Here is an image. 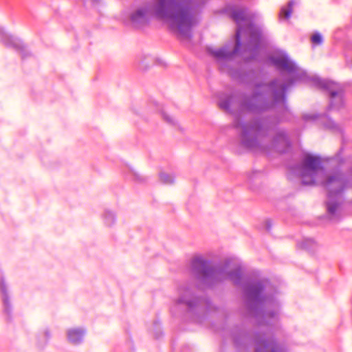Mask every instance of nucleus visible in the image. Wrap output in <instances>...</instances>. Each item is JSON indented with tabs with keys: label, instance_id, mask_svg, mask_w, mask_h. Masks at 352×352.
I'll return each instance as SVG.
<instances>
[{
	"label": "nucleus",
	"instance_id": "nucleus-34",
	"mask_svg": "<svg viewBox=\"0 0 352 352\" xmlns=\"http://www.w3.org/2000/svg\"><path fill=\"white\" fill-rule=\"evenodd\" d=\"M324 126L330 129H336L338 127L337 124L330 118L324 123Z\"/></svg>",
	"mask_w": 352,
	"mask_h": 352
},
{
	"label": "nucleus",
	"instance_id": "nucleus-6",
	"mask_svg": "<svg viewBox=\"0 0 352 352\" xmlns=\"http://www.w3.org/2000/svg\"><path fill=\"white\" fill-rule=\"evenodd\" d=\"M278 82L270 90L272 100H269L263 91L253 89L249 94H244L239 102L241 111L253 114H261L278 107L280 103H285L287 95H285L278 87Z\"/></svg>",
	"mask_w": 352,
	"mask_h": 352
},
{
	"label": "nucleus",
	"instance_id": "nucleus-10",
	"mask_svg": "<svg viewBox=\"0 0 352 352\" xmlns=\"http://www.w3.org/2000/svg\"><path fill=\"white\" fill-rule=\"evenodd\" d=\"M177 305H184L186 307V311L189 314H196L197 310L203 308L206 312L212 309V302L209 297L204 295H198L195 292L185 288L179 295L176 300Z\"/></svg>",
	"mask_w": 352,
	"mask_h": 352
},
{
	"label": "nucleus",
	"instance_id": "nucleus-5",
	"mask_svg": "<svg viewBox=\"0 0 352 352\" xmlns=\"http://www.w3.org/2000/svg\"><path fill=\"white\" fill-rule=\"evenodd\" d=\"M232 263L230 258H226L222 263L212 265V261L201 255L194 256L190 261V270L195 278L208 288L226 280L228 270Z\"/></svg>",
	"mask_w": 352,
	"mask_h": 352
},
{
	"label": "nucleus",
	"instance_id": "nucleus-24",
	"mask_svg": "<svg viewBox=\"0 0 352 352\" xmlns=\"http://www.w3.org/2000/svg\"><path fill=\"white\" fill-rule=\"evenodd\" d=\"M153 64H154V62L151 56H144L140 58L138 67L140 70L146 71Z\"/></svg>",
	"mask_w": 352,
	"mask_h": 352
},
{
	"label": "nucleus",
	"instance_id": "nucleus-35",
	"mask_svg": "<svg viewBox=\"0 0 352 352\" xmlns=\"http://www.w3.org/2000/svg\"><path fill=\"white\" fill-rule=\"evenodd\" d=\"M280 105H282L281 109L278 111L279 112H283L284 113H292V111L290 110L288 104H287V100H286L285 103H280Z\"/></svg>",
	"mask_w": 352,
	"mask_h": 352
},
{
	"label": "nucleus",
	"instance_id": "nucleus-17",
	"mask_svg": "<svg viewBox=\"0 0 352 352\" xmlns=\"http://www.w3.org/2000/svg\"><path fill=\"white\" fill-rule=\"evenodd\" d=\"M292 142L286 131H277L271 140V146L277 153L285 154L292 148Z\"/></svg>",
	"mask_w": 352,
	"mask_h": 352
},
{
	"label": "nucleus",
	"instance_id": "nucleus-1",
	"mask_svg": "<svg viewBox=\"0 0 352 352\" xmlns=\"http://www.w3.org/2000/svg\"><path fill=\"white\" fill-rule=\"evenodd\" d=\"M201 4L195 0H155L151 9L140 6L129 14V21L135 30L150 25L153 16L168 25L172 30L191 38L192 29L197 25V14Z\"/></svg>",
	"mask_w": 352,
	"mask_h": 352
},
{
	"label": "nucleus",
	"instance_id": "nucleus-37",
	"mask_svg": "<svg viewBox=\"0 0 352 352\" xmlns=\"http://www.w3.org/2000/svg\"><path fill=\"white\" fill-rule=\"evenodd\" d=\"M162 116L163 119L166 122H168L169 124H175L174 120L170 116H169L166 113L162 111Z\"/></svg>",
	"mask_w": 352,
	"mask_h": 352
},
{
	"label": "nucleus",
	"instance_id": "nucleus-32",
	"mask_svg": "<svg viewBox=\"0 0 352 352\" xmlns=\"http://www.w3.org/2000/svg\"><path fill=\"white\" fill-rule=\"evenodd\" d=\"M311 41L314 45H320L323 42V37L318 32H315L311 36Z\"/></svg>",
	"mask_w": 352,
	"mask_h": 352
},
{
	"label": "nucleus",
	"instance_id": "nucleus-14",
	"mask_svg": "<svg viewBox=\"0 0 352 352\" xmlns=\"http://www.w3.org/2000/svg\"><path fill=\"white\" fill-rule=\"evenodd\" d=\"M241 43L239 38L237 41H234V45L232 50H228L227 46L221 47L217 50H214L211 47H206V52L210 56L217 60L231 61L237 56H241Z\"/></svg>",
	"mask_w": 352,
	"mask_h": 352
},
{
	"label": "nucleus",
	"instance_id": "nucleus-20",
	"mask_svg": "<svg viewBox=\"0 0 352 352\" xmlns=\"http://www.w3.org/2000/svg\"><path fill=\"white\" fill-rule=\"evenodd\" d=\"M0 292L3 302V311L6 315V321L8 322L12 320V306L10 300L7 285L3 277L0 278Z\"/></svg>",
	"mask_w": 352,
	"mask_h": 352
},
{
	"label": "nucleus",
	"instance_id": "nucleus-38",
	"mask_svg": "<svg viewBox=\"0 0 352 352\" xmlns=\"http://www.w3.org/2000/svg\"><path fill=\"white\" fill-rule=\"evenodd\" d=\"M265 226L266 231L270 232L272 227V220L270 219H266L265 221Z\"/></svg>",
	"mask_w": 352,
	"mask_h": 352
},
{
	"label": "nucleus",
	"instance_id": "nucleus-21",
	"mask_svg": "<svg viewBox=\"0 0 352 352\" xmlns=\"http://www.w3.org/2000/svg\"><path fill=\"white\" fill-rule=\"evenodd\" d=\"M86 330L82 327L72 328L67 331L68 342L73 345H79L82 343Z\"/></svg>",
	"mask_w": 352,
	"mask_h": 352
},
{
	"label": "nucleus",
	"instance_id": "nucleus-3",
	"mask_svg": "<svg viewBox=\"0 0 352 352\" xmlns=\"http://www.w3.org/2000/svg\"><path fill=\"white\" fill-rule=\"evenodd\" d=\"M266 284L264 280H251L247 283L243 289V303L248 313L255 318H262L268 325L267 319H274L278 313L274 310L265 311L266 304L274 303V294L266 293Z\"/></svg>",
	"mask_w": 352,
	"mask_h": 352
},
{
	"label": "nucleus",
	"instance_id": "nucleus-8",
	"mask_svg": "<svg viewBox=\"0 0 352 352\" xmlns=\"http://www.w3.org/2000/svg\"><path fill=\"white\" fill-rule=\"evenodd\" d=\"M349 180L347 175L340 170H336L327 175L324 185L327 189L328 200L325 201L327 214L331 218L335 217L342 202L340 199L348 188Z\"/></svg>",
	"mask_w": 352,
	"mask_h": 352
},
{
	"label": "nucleus",
	"instance_id": "nucleus-15",
	"mask_svg": "<svg viewBox=\"0 0 352 352\" xmlns=\"http://www.w3.org/2000/svg\"><path fill=\"white\" fill-rule=\"evenodd\" d=\"M229 74L232 79L245 85H252L258 78L257 72L253 68L249 69L230 68Z\"/></svg>",
	"mask_w": 352,
	"mask_h": 352
},
{
	"label": "nucleus",
	"instance_id": "nucleus-7",
	"mask_svg": "<svg viewBox=\"0 0 352 352\" xmlns=\"http://www.w3.org/2000/svg\"><path fill=\"white\" fill-rule=\"evenodd\" d=\"M239 36L241 43V56L246 52L250 55L243 58L245 63L256 61L260 51L265 46V39L262 30L251 21L246 27L236 28L234 35V41H237Z\"/></svg>",
	"mask_w": 352,
	"mask_h": 352
},
{
	"label": "nucleus",
	"instance_id": "nucleus-13",
	"mask_svg": "<svg viewBox=\"0 0 352 352\" xmlns=\"http://www.w3.org/2000/svg\"><path fill=\"white\" fill-rule=\"evenodd\" d=\"M0 39L7 47H11L19 52L22 60L32 56V52L27 49V45L19 38L8 34L3 29H0Z\"/></svg>",
	"mask_w": 352,
	"mask_h": 352
},
{
	"label": "nucleus",
	"instance_id": "nucleus-16",
	"mask_svg": "<svg viewBox=\"0 0 352 352\" xmlns=\"http://www.w3.org/2000/svg\"><path fill=\"white\" fill-rule=\"evenodd\" d=\"M256 333H261V331L239 329L232 333L233 344L237 349L246 347L252 344L254 347V338Z\"/></svg>",
	"mask_w": 352,
	"mask_h": 352
},
{
	"label": "nucleus",
	"instance_id": "nucleus-29",
	"mask_svg": "<svg viewBox=\"0 0 352 352\" xmlns=\"http://www.w3.org/2000/svg\"><path fill=\"white\" fill-rule=\"evenodd\" d=\"M159 178L160 182L164 184H173L174 183L175 177L173 175L164 172L159 173Z\"/></svg>",
	"mask_w": 352,
	"mask_h": 352
},
{
	"label": "nucleus",
	"instance_id": "nucleus-28",
	"mask_svg": "<svg viewBox=\"0 0 352 352\" xmlns=\"http://www.w3.org/2000/svg\"><path fill=\"white\" fill-rule=\"evenodd\" d=\"M271 116L272 117V116ZM279 116L280 118L273 116V118H274V122L278 121L279 123L276 126H274L272 131H273L281 122H291L295 118V116L294 115L293 113H284L283 112H279Z\"/></svg>",
	"mask_w": 352,
	"mask_h": 352
},
{
	"label": "nucleus",
	"instance_id": "nucleus-2",
	"mask_svg": "<svg viewBox=\"0 0 352 352\" xmlns=\"http://www.w3.org/2000/svg\"><path fill=\"white\" fill-rule=\"evenodd\" d=\"M233 126L241 129L240 145L248 151H253L261 146L259 137L265 138L279 122H274L270 116L254 117L249 122H244L240 113H234Z\"/></svg>",
	"mask_w": 352,
	"mask_h": 352
},
{
	"label": "nucleus",
	"instance_id": "nucleus-27",
	"mask_svg": "<svg viewBox=\"0 0 352 352\" xmlns=\"http://www.w3.org/2000/svg\"><path fill=\"white\" fill-rule=\"evenodd\" d=\"M294 3V0H289L286 6L281 8L280 14L283 16L285 19L287 20L291 17Z\"/></svg>",
	"mask_w": 352,
	"mask_h": 352
},
{
	"label": "nucleus",
	"instance_id": "nucleus-19",
	"mask_svg": "<svg viewBox=\"0 0 352 352\" xmlns=\"http://www.w3.org/2000/svg\"><path fill=\"white\" fill-rule=\"evenodd\" d=\"M243 272L242 267L240 265H237L228 272V275L226 277V280H231L234 285L241 286L242 289V298H243V289L245 284L251 280H264V283H267V279H258V278H248L245 281H243Z\"/></svg>",
	"mask_w": 352,
	"mask_h": 352
},
{
	"label": "nucleus",
	"instance_id": "nucleus-25",
	"mask_svg": "<svg viewBox=\"0 0 352 352\" xmlns=\"http://www.w3.org/2000/svg\"><path fill=\"white\" fill-rule=\"evenodd\" d=\"M103 220L107 226L111 227L114 225L116 221V215L113 212L109 210H105L103 214Z\"/></svg>",
	"mask_w": 352,
	"mask_h": 352
},
{
	"label": "nucleus",
	"instance_id": "nucleus-39",
	"mask_svg": "<svg viewBox=\"0 0 352 352\" xmlns=\"http://www.w3.org/2000/svg\"><path fill=\"white\" fill-rule=\"evenodd\" d=\"M155 63H158V64H162V62H161V60L160 59H156L155 60Z\"/></svg>",
	"mask_w": 352,
	"mask_h": 352
},
{
	"label": "nucleus",
	"instance_id": "nucleus-26",
	"mask_svg": "<svg viewBox=\"0 0 352 352\" xmlns=\"http://www.w3.org/2000/svg\"><path fill=\"white\" fill-rule=\"evenodd\" d=\"M278 82V79L274 78L269 82H263V81H257V80L255 81V82L252 83V86H254V89H258L260 90L261 88H268L270 89L271 88H273V87Z\"/></svg>",
	"mask_w": 352,
	"mask_h": 352
},
{
	"label": "nucleus",
	"instance_id": "nucleus-33",
	"mask_svg": "<svg viewBox=\"0 0 352 352\" xmlns=\"http://www.w3.org/2000/svg\"><path fill=\"white\" fill-rule=\"evenodd\" d=\"M130 171L131 173L132 176L133 177L134 180L139 182H146V179L144 176L141 175L140 174H139L134 170H131Z\"/></svg>",
	"mask_w": 352,
	"mask_h": 352
},
{
	"label": "nucleus",
	"instance_id": "nucleus-12",
	"mask_svg": "<svg viewBox=\"0 0 352 352\" xmlns=\"http://www.w3.org/2000/svg\"><path fill=\"white\" fill-rule=\"evenodd\" d=\"M254 352H287V347L278 342L274 336H267L264 331L256 333L254 338Z\"/></svg>",
	"mask_w": 352,
	"mask_h": 352
},
{
	"label": "nucleus",
	"instance_id": "nucleus-18",
	"mask_svg": "<svg viewBox=\"0 0 352 352\" xmlns=\"http://www.w3.org/2000/svg\"><path fill=\"white\" fill-rule=\"evenodd\" d=\"M223 12L237 25L239 27H244L242 23L244 22L252 21V19L248 16L247 8H239L236 6L231 5L224 8Z\"/></svg>",
	"mask_w": 352,
	"mask_h": 352
},
{
	"label": "nucleus",
	"instance_id": "nucleus-36",
	"mask_svg": "<svg viewBox=\"0 0 352 352\" xmlns=\"http://www.w3.org/2000/svg\"><path fill=\"white\" fill-rule=\"evenodd\" d=\"M318 115L316 114H304L302 116V119L305 121L309 120H316L318 118Z\"/></svg>",
	"mask_w": 352,
	"mask_h": 352
},
{
	"label": "nucleus",
	"instance_id": "nucleus-40",
	"mask_svg": "<svg viewBox=\"0 0 352 352\" xmlns=\"http://www.w3.org/2000/svg\"><path fill=\"white\" fill-rule=\"evenodd\" d=\"M94 3H98L100 0H91Z\"/></svg>",
	"mask_w": 352,
	"mask_h": 352
},
{
	"label": "nucleus",
	"instance_id": "nucleus-22",
	"mask_svg": "<svg viewBox=\"0 0 352 352\" xmlns=\"http://www.w3.org/2000/svg\"><path fill=\"white\" fill-rule=\"evenodd\" d=\"M233 94H225L223 97L219 98L217 102V105L221 109L223 110L227 113L233 115L234 113V111L231 108V105L232 103L233 102Z\"/></svg>",
	"mask_w": 352,
	"mask_h": 352
},
{
	"label": "nucleus",
	"instance_id": "nucleus-9",
	"mask_svg": "<svg viewBox=\"0 0 352 352\" xmlns=\"http://www.w3.org/2000/svg\"><path fill=\"white\" fill-rule=\"evenodd\" d=\"M291 172L299 175L303 186L315 185L316 177L318 173L324 170L322 158L319 155L305 153L300 162L289 167Z\"/></svg>",
	"mask_w": 352,
	"mask_h": 352
},
{
	"label": "nucleus",
	"instance_id": "nucleus-4",
	"mask_svg": "<svg viewBox=\"0 0 352 352\" xmlns=\"http://www.w3.org/2000/svg\"><path fill=\"white\" fill-rule=\"evenodd\" d=\"M267 63L273 66L280 74H287L285 82L278 81L277 87L285 95L289 89L297 82H312L315 87V79L318 76H310L305 71H300L296 63L290 59L288 54L278 51L267 57Z\"/></svg>",
	"mask_w": 352,
	"mask_h": 352
},
{
	"label": "nucleus",
	"instance_id": "nucleus-11",
	"mask_svg": "<svg viewBox=\"0 0 352 352\" xmlns=\"http://www.w3.org/2000/svg\"><path fill=\"white\" fill-rule=\"evenodd\" d=\"M315 87L328 93L329 103L327 109L329 111L332 109L339 110L344 107V89L341 87L334 89L335 87H339L338 83L318 76L315 79Z\"/></svg>",
	"mask_w": 352,
	"mask_h": 352
},
{
	"label": "nucleus",
	"instance_id": "nucleus-23",
	"mask_svg": "<svg viewBox=\"0 0 352 352\" xmlns=\"http://www.w3.org/2000/svg\"><path fill=\"white\" fill-rule=\"evenodd\" d=\"M297 245L300 249L304 250L311 254H314L318 248L317 241L314 239L309 237L303 238L300 242L297 243Z\"/></svg>",
	"mask_w": 352,
	"mask_h": 352
},
{
	"label": "nucleus",
	"instance_id": "nucleus-30",
	"mask_svg": "<svg viewBox=\"0 0 352 352\" xmlns=\"http://www.w3.org/2000/svg\"><path fill=\"white\" fill-rule=\"evenodd\" d=\"M43 334H44V337H45L44 341L40 340L39 336L37 337V340H38L37 345L41 349L44 348V346L47 344V343H48V342H49V340H50V339L51 338V336H52L50 331V329L48 328H46L44 330Z\"/></svg>",
	"mask_w": 352,
	"mask_h": 352
},
{
	"label": "nucleus",
	"instance_id": "nucleus-31",
	"mask_svg": "<svg viewBox=\"0 0 352 352\" xmlns=\"http://www.w3.org/2000/svg\"><path fill=\"white\" fill-rule=\"evenodd\" d=\"M153 328H154V336L155 339L160 338L163 332L161 328V322L159 320L156 319L153 321Z\"/></svg>",
	"mask_w": 352,
	"mask_h": 352
}]
</instances>
